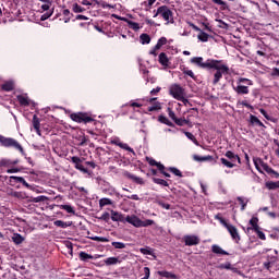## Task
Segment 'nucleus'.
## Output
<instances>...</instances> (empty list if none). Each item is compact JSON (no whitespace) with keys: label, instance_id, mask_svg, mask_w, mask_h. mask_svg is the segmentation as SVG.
Returning a JSON list of instances; mask_svg holds the SVG:
<instances>
[{"label":"nucleus","instance_id":"0e129e2a","mask_svg":"<svg viewBox=\"0 0 279 279\" xmlns=\"http://www.w3.org/2000/svg\"><path fill=\"white\" fill-rule=\"evenodd\" d=\"M268 262L270 263V265H275V263H278V257L276 256H267Z\"/></svg>","mask_w":279,"mask_h":279},{"label":"nucleus","instance_id":"8fccbe9b","mask_svg":"<svg viewBox=\"0 0 279 279\" xmlns=\"http://www.w3.org/2000/svg\"><path fill=\"white\" fill-rule=\"evenodd\" d=\"M99 219H100L101 221L109 222V221H110V214H109L108 211H106V213H104V214L99 217Z\"/></svg>","mask_w":279,"mask_h":279},{"label":"nucleus","instance_id":"58836bf2","mask_svg":"<svg viewBox=\"0 0 279 279\" xmlns=\"http://www.w3.org/2000/svg\"><path fill=\"white\" fill-rule=\"evenodd\" d=\"M253 162H254V165H255L257 171L260 172V171H262L260 168L263 167V165L265 163V161H263V159H260V158H255V159L253 160Z\"/></svg>","mask_w":279,"mask_h":279},{"label":"nucleus","instance_id":"ea45409f","mask_svg":"<svg viewBox=\"0 0 279 279\" xmlns=\"http://www.w3.org/2000/svg\"><path fill=\"white\" fill-rule=\"evenodd\" d=\"M168 171H170V173H173L178 178H182V171H180V169H178L175 167L168 168Z\"/></svg>","mask_w":279,"mask_h":279},{"label":"nucleus","instance_id":"f257e3e1","mask_svg":"<svg viewBox=\"0 0 279 279\" xmlns=\"http://www.w3.org/2000/svg\"><path fill=\"white\" fill-rule=\"evenodd\" d=\"M210 69H215L216 71L213 81L214 86L219 84L223 75H228L230 73V68L227 64H223L220 60L214 61V66H211Z\"/></svg>","mask_w":279,"mask_h":279},{"label":"nucleus","instance_id":"2eb2a0df","mask_svg":"<svg viewBox=\"0 0 279 279\" xmlns=\"http://www.w3.org/2000/svg\"><path fill=\"white\" fill-rule=\"evenodd\" d=\"M146 160H147L148 165H150V167H157V169L159 171H165V165L156 161L154 158L147 157Z\"/></svg>","mask_w":279,"mask_h":279},{"label":"nucleus","instance_id":"f8f14e48","mask_svg":"<svg viewBox=\"0 0 279 279\" xmlns=\"http://www.w3.org/2000/svg\"><path fill=\"white\" fill-rule=\"evenodd\" d=\"M226 158H228L231 162H239V165H241V157H239V155L234 154L233 151L231 150H228L226 154H225Z\"/></svg>","mask_w":279,"mask_h":279},{"label":"nucleus","instance_id":"c03bdc74","mask_svg":"<svg viewBox=\"0 0 279 279\" xmlns=\"http://www.w3.org/2000/svg\"><path fill=\"white\" fill-rule=\"evenodd\" d=\"M111 245L116 250H125V243L123 242H112Z\"/></svg>","mask_w":279,"mask_h":279},{"label":"nucleus","instance_id":"1a4fd4ad","mask_svg":"<svg viewBox=\"0 0 279 279\" xmlns=\"http://www.w3.org/2000/svg\"><path fill=\"white\" fill-rule=\"evenodd\" d=\"M126 223H131L134 228H141L142 220L136 215H131L125 217Z\"/></svg>","mask_w":279,"mask_h":279},{"label":"nucleus","instance_id":"aec40b11","mask_svg":"<svg viewBox=\"0 0 279 279\" xmlns=\"http://www.w3.org/2000/svg\"><path fill=\"white\" fill-rule=\"evenodd\" d=\"M11 180H15V182H19L20 184H23V186H25L26 189H29V183H27V181H25V179L23 177H10Z\"/></svg>","mask_w":279,"mask_h":279},{"label":"nucleus","instance_id":"338daca9","mask_svg":"<svg viewBox=\"0 0 279 279\" xmlns=\"http://www.w3.org/2000/svg\"><path fill=\"white\" fill-rule=\"evenodd\" d=\"M157 44L160 45L161 47H163V45H167V37L159 38Z\"/></svg>","mask_w":279,"mask_h":279},{"label":"nucleus","instance_id":"e433bc0d","mask_svg":"<svg viewBox=\"0 0 279 279\" xmlns=\"http://www.w3.org/2000/svg\"><path fill=\"white\" fill-rule=\"evenodd\" d=\"M72 10H73V12H74L75 14H80V13L86 11V9H84L82 5H80V4H77V3H74V4L72 5Z\"/></svg>","mask_w":279,"mask_h":279},{"label":"nucleus","instance_id":"864d4df0","mask_svg":"<svg viewBox=\"0 0 279 279\" xmlns=\"http://www.w3.org/2000/svg\"><path fill=\"white\" fill-rule=\"evenodd\" d=\"M158 206H161V208H165L166 210H171V205L163 203L162 201L157 202Z\"/></svg>","mask_w":279,"mask_h":279},{"label":"nucleus","instance_id":"b1692460","mask_svg":"<svg viewBox=\"0 0 279 279\" xmlns=\"http://www.w3.org/2000/svg\"><path fill=\"white\" fill-rule=\"evenodd\" d=\"M158 122L163 123L165 125H168L169 128H173V122H171L167 117L165 116H159L158 117Z\"/></svg>","mask_w":279,"mask_h":279},{"label":"nucleus","instance_id":"49530a36","mask_svg":"<svg viewBox=\"0 0 279 279\" xmlns=\"http://www.w3.org/2000/svg\"><path fill=\"white\" fill-rule=\"evenodd\" d=\"M154 220H151V219H147V220H142V222H141V228H147V227H149V226H154Z\"/></svg>","mask_w":279,"mask_h":279},{"label":"nucleus","instance_id":"f704fd0d","mask_svg":"<svg viewBox=\"0 0 279 279\" xmlns=\"http://www.w3.org/2000/svg\"><path fill=\"white\" fill-rule=\"evenodd\" d=\"M17 101L21 106H29V99L25 96H17Z\"/></svg>","mask_w":279,"mask_h":279},{"label":"nucleus","instance_id":"c9c22d12","mask_svg":"<svg viewBox=\"0 0 279 279\" xmlns=\"http://www.w3.org/2000/svg\"><path fill=\"white\" fill-rule=\"evenodd\" d=\"M61 210H66L70 215H75V209L71 205H60Z\"/></svg>","mask_w":279,"mask_h":279},{"label":"nucleus","instance_id":"5701e85b","mask_svg":"<svg viewBox=\"0 0 279 279\" xmlns=\"http://www.w3.org/2000/svg\"><path fill=\"white\" fill-rule=\"evenodd\" d=\"M111 219L113 221H123L124 220L123 214H120L118 211L111 210Z\"/></svg>","mask_w":279,"mask_h":279},{"label":"nucleus","instance_id":"20e7f679","mask_svg":"<svg viewBox=\"0 0 279 279\" xmlns=\"http://www.w3.org/2000/svg\"><path fill=\"white\" fill-rule=\"evenodd\" d=\"M162 16L163 21H166L167 25L169 23H173V12L169 10V7L167 5H161L157 9L156 11V16Z\"/></svg>","mask_w":279,"mask_h":279},{"label":"nucleus","instance_id":"6ab92c4d","mask_svg":"<svg viewBox=\"0 0 279 279\" xmlns=\"http://www.w3.org/2000/svg\"><path fill=\"white\" fill-rule=\"evenodd\" d=\"M12 241H13V243H15V245H21V243H23V241H25V238H23V235H21V233H14L12 235Z\"/></svg>","mask_w":279,"mask_h":279},{"label":"nucleus","instance_id":"09e8293b","mask_svg":"<svg viewBox=\"0 0 279 279\" xmlns=\"http://www.w3.org/2000/svg\"><path fill=\"white\" fill-rule=\"evenodd\" d=\"M254 232H256L258 239H260L262 241H265L267 238L265 236V233L263 231H260V227L257 228V230H255Z\"/></svg>","mask_w":279,"mask_h":279},{"label":"nucleus","instance_id":"c756f323","mask_svg":"<svg viewBox=\"0 0 279 279\" xmlns=\"http://www.w3.org/2000/svg\"><path fill=\"white\" fill-rule=\"evenodd\" d=\"M184 134H185L186 138H189V141H192V143H194V145L199 147V142H197V138L195 137V135H193V133L184 132Z\"/></svg>","mask_w":279,"mask_h":279},{"label":"nucleus","instance_id":"412c9836","mask_svg":"<svg viewBox=\"0 0 279 279\" xmlns=\"http://www.w3.org/2000/svg\"><path fill=\"white\" fill-rule=\"evenodd\" d=\"M159 63H161L162 66H169V58L167 57V53L161 52L159 54Z\"/></svg>","mask_w":279,"mask_h":279},{"label":"nucleus","instance_id":"39448f33","mask_svg":"<svg viewBox=\"0 0 279 279\" xmlns=\"http://www.w3.org/2000/svg\"><path fill=\"white\" fill-rule=\"evenodd\" d=\"M215 62H216V60H214V59H207L204 62V58H202V57H194L191 59V63L195 64L199 69H211V66H215L214 65Z\"/></svg>","mask_w":279,"mask_h":279},{"label":"nucleus","instance_id":"2f4dec72","mask_svg":"<svg viewBox=\"0 0 279 279\" xmlns=\"http://www.w3.org/2000/svg\"><path fill=\"white\" fill-rule=\"evenodd\" d=\"M2 90H5L7 93H10V90H14V83L13 82H7L2 85Z\"/></svg>","mask_w":279,"mask_h":279},{"label":"nucleus","instance_id":"bb28decb","mask_svg":"<svg viewBox=\"0 0 279 279\" xmlns=\"http://www.w3.org/2000/svg\"><path fill=\"white\" fill-rule=\"evenodd\" d=\"M220 161L228 169H234V167H236V163H233L232 161H230V160H228L226 158H220Z\"/></svg>","mask_w":279,"mask_h":279},{"label":"nucleus","instance_id":"423d86ee","mask_svg":"<svg viewBox=\"0 0 279 279\" xmlns=\"http://www.w3.org/2000/svg\"><path fill=\"white\" fill-rule=\"evenodd\" d=\"M169 94L171 97H173V99H177V101L182 99V97H186V92L180 86V84H172L169 87Z\"/></svg>","mask_w":279,"mask_h":279},{"label":"nucleus","instance_id":"9d476101","mask_svg":"<svg viewBox=\"0 0 279 279\" xmlns=\"http://www.w3.org/2000/svg\"><path fill=\"white\" fill-rule=\"evenodd\" d=\"M226 228L234 241H241V235H239V230H236V227L229 225Z\"/></svg>","mask_w":279,"mask_h":279},{"label":"nucleus","instance_id":"f03ea898","mask_svg":"<svg viewBox=\"0 0 279 279\" xmlns=\"http://www.w3.org/2000/svg\"><path fill=\"white\" fill-rule=\"evenodd\" d=\"M254 83L250 78L240 77L236 81V85H232V88L236 95H250V86Z\"/></svg>","mask_w":279,"mask_h":279},{"label":"nucleus","instance_id":"680f3d73","mask_svg":"<svg viewBox=\"0 0 279 279\" xmlns=\"http://www.w3.org/2000/svg\"><path fill=\"white\" fill-rule=\"evenodd\" d=\"M184 75H189V77H192V80H195V73H193V70H184Z\"/></svg>","mask_w":279,"mask_h":279},{"label":"nucleus","instance_id":"0eeeda50","mask_svg":"<svg viewBox=\"0 0 279 279\" xmlns=\"http://www.w3.org/2000/svg\"><path fill=\"white\" fill-rule=\"evenodd\" d=\"M70 119H72V121H75V123H93V121H95L90 116L82 112L72 113L70 116Z\"/></svg>","mask_w":279,"mask_h":279},{"label":"nucleus","instance_id":"5fc2aeb1","mask_svg":"<svg viewBox=\"0 0 279 279\" xmlns=\"http://www.w3.org/2000/svg\"><path fill=\"white\" fill-rule=\"evenodd\" d=\"M52 15H53V11L46 12L45 14L41 15L40 21H47V19H51Z\"/></svg>","mask_w":279,"mask_h":279},{"label":"nucleus","instance_id":"774afa93","mask_svg":"<svg viewBox=\"0 0 279 279\" xmlns=\"http://www.w3.org/2000/svg\"><path fill=\"white\" fill-rule=\"evenodd\" d=\"M21 171V169L19 168H12V169H8L7 173H19Z\"/></svg>","mask_w":279,"mask_h":279},{"label":"nucleus","instance_id":"4c0bfd02","mask_svg":"<svg viewBox=\"0 0 279 279\" xmlns=\"http://www.w3.org/2000/svg\"><path fill=\"white\" fill-rule=\"evenodd\" d=\"M153 182L160 186H169V182L165 181V179L153 178Z\"/></svg>","mask_w":279,"mask_h":279},{"label":"nucleus","instance_id":"6e6d98bb","mask_svg":"<svg viewBox=\"0 0 279 279\" xmlns=\"http://www.w3.org/2000/svg\"><path fill=\"white\" fill-rule=\"evenodd\" d=\"M155 110H160V104L157 102L154 106L148 107V112H155Z\"/></svg>","mask_w":279,"mask_h":279},{"label":"nucleus","instance_id":"37998d69","mask_svg":"<svg viewBox=\"0 0 279 279\" xmlns=\"http://www.w3.org/2000/svg\"><path fill=\"white\" fill-rule=\"evenodd\" d=\"M117 263H119V258H117V257H109V258L105 259V264L108 266L117 265Z\"/></svg>","mask_w":279,"mask_h":279},{"label":"nucleus","instance_id":"7ed1b4c3","mask_svg":"<svg viewBox=\"0 0 279 279\" xmlns=\"http://www.w3.org/2000/svg\"><path fill=\"white\" fill-rule=\"evenodd\" d=\"M0 144L2 147H13V149H17V151H20L22 155H25L23 146H21V144L12 137L0 135Z\"/></svg>","mask_w":279,"mask_h":279},{"label":"nucleus","instance_id":"4be33fe9","mask_svg":"<svg viewBox=\"0 0 279 279\" xmlns=\"http://www.w3.org/2000/svg\"><path fill=\"white\" fill-rule=\"evenodd\" d=\"M116 145L118 147H120L121 149H125V151H130L133 155L136 154V153H134V148L130 147V145H128L126 143L119 142V143H116Z\"/></svg>","mask_w":279,"mask_h":279},{"label":"nucleus","instance_id":"3c124183","mask_svg":"<svg viewBox=\"0 0 279 279\" xmlns=\"http://www.w3.org/2000/svg\"><path fill=\"white\" fill-rule=\"evenodd\" d=\"M10 166H12V161H10V159L0 160V167H10Z\"/></svg>","mask_w":279,"mask_h":279},{"label":"nucleus","instance_id":"a878e982","mask_svg":"<svg viewBox=\"0 0 279 279\" xmlns=\"http://www.w3.org/2000/svg\"><path fill=\"white\" fill-rule=\"evenodd\" d=\"M197 38L198 40H201V43H208V38H210V35H208L204 31H201V33L197 35Z\"/></svg>","mask_w":279,"mask_h":279},{"label":"nucleus","instance_id":"473e14b6","mask_svg":"<svg viewBox=\"0 0 279 279\" xmlns=\"http://www.w3.org/2000/svg\"><path fill=\"white\" fill-rule=\"evenodd\" d=\"M126 23L131 29H134V32H138L141 29V25L136 22H132L130 20H126Z\"/></svg>","mask_w":279,"mask_h":279},{"label":"nucleus","instance_id":"9b49d317","mask_svg":"<svg viewBox=\"0 0 279 279\" xmlns=\"http://www.w3.org/2000/svg\"><path fill=\"white\" fill-rule=\"evenodd\" d=\"M124 178H128L129 180H132L133 182H135V184H145V180H143V178L136 177L132 173H130L129 171H125L123 173Z\"/></svg>","mask_w":279,"mask_h":279},{"label":"nucleus","instance_id":"393cba45","mask_svg":"<svg viewBox=\"0 0 279 279\" xmlns=\"http://www.w3.org/2000/svg\"><path fill=\"white\" fill-rule=\"evenodd\" d=\"M140 40H141L142 45H149L151 43V37H149L148 34L144 33L140 36Z\"/></svg>","mask_w":279,"mask_h":279},{"label":"nucleus","instance_id":"a211bd4d","mask_svg":"<svg viewBox=\"0 0 279 279\" xmlns=\"http://www.w3.org/2000/svg\"><path fill=\"white\" fill-rule=\"evenodd\" d=\"M33 128L36 130L37 134L40 136V120L38 116H33Z\"/></svg>","mask_w":279,"mask_h":279},{"label":"nucleus","instance_id":"dca6fc26","mask_svg":"<svg viewBox=\"0 0 279 279\" xmlns=\"http://www.w3.org/2000/svg\"><path fill=\"white\" fill-rule=\"evenodd\" d=\"M193 160H195L196 162H206V161L214 160V158L210 155L203 156V157L198 155H194Z\"/></svg>","mask_w":279,"mask_h":279},{"label":"nucleus","instance_id":"a19ab883","mask_svg":"<svg viewBox=\"0 0 279 279\" xmlns=\"http://www.w3.org/2000/svg\"><path fill=\"white\" fill-rule=\"evenodd\" d=\"M92 241H98L99 243H108L110 240L104 236H90Z\"/></svg>","mask_w":279,"mask_h":279},{"label":"nucleus","instance_id":"052dcab7","mask_svg":"<svg viewBox=\"0 0 279 279\" xmlns=\"http://www.w3.org/2000/svg\"><path fill=\"white\" fill-rule=\"evenodd\" d=\"M155 1L156 0H148V2L145 1V2H143V5H145V8H147V10H149V9H151V5H154Z\"/></svg>","mask_w":279,"mask_h":279},{"label":"nucleus","instance_id":"ddd939ff","mask_svg":"<svg viewBox=\"0 0 279 279\" xmlns=\"http://www.w3.org/2000/svg\"><path fill=\"white\" fill-rule=\"evenodd\" d=\"M211 252L214 254H218L220 256H230V253H228L227 251H223V248H221V246L217 245V244H214L211 246Z\"/></svg>","mask_w":279,"mask_h":279},{"label":"nucleus","instance_id":"bf43d9fd","mask_svg":"<svg viewBox=\"0 0 279 279\" xmlns=\"http://www.w3.org/2000/svg\"><path fill=\"white\" fill-rule=\"evenodd\" d=\"M75 169H77L78 171H82V173H88V169L84 168L82 163L76 165Z\"/></svg>","mask_w":279,"mask_h":279},{"label":"nucleus","instance_id":"f3484780","mask_svg":"<svg viewBox=\"0 0 279 279\" xmlns=\"http://www.w3.org/2000/svg\"><path fill=\"white\" fill-rule=\"evenodd\" d=\"M250 226L251 227H248L247 228V230L250 231V230H258V228H260L259 226H258V218L257 217H253V218H251V220H250Z\"/></svg>","mask_w":279,"mask_h":279},{"label":"nucleus","instance_id":"13d9d810","mask_svg":"<svg viewBox=\"0 0 279 279\" xmlns=\"http://www.w3.org/2000/svg\"><path fill=\"white\" fill-rule=\"evenodd\" d=\"M168 117L172 119V121H175L178 119V117H175V112H173L171 108H168Z\"/></svg>","mask_w":279,"mask_h":279},{"label":"nucleus","instance_id":"4d7b16f0","mask_svg":"<svg viewBox=\"0 0 279 279\" xmlns=\"http://www.w3.org/2000/svg\"><path fill=\"white\" fill-rule=\"evenodd\" d=\"M238 202L241 204V210H245V206H247V203H245V199L243 197L239 196Z\"/></svg>","mask_w":279,"mask_h":279},{"label":"nucleus","instance_id":"79ce46f5","mask_svg":"<svg viewBox=\"0 0 279 279\" xmlns=\"http://www.w3.org/2000/svg\"><path fill=\"white\" fill-rule=\"evenodd\" d=\"M159 276H161V278L175 279V275L169 271H159Z\"/></svg>","mask_w":279,"mask_h":279},{"label":"nucleus","instance_id":"603ef678","mask_svg":"<svg viewBox=\"0 0 279 279\" xmlns=\"http://www.w3.org/2000/svg\"><path fill=\"white\" fill-rule=\"evenodd\" d=\"M174 123H175L177 125L182 126V125H186V123H189V121H186V119H182V118L178 119V118H177V120H174Z\"/></svg>","mask_w":279,"mask_h":279},{"label":"nucleus","instance_id":"4468645a","mask_svg":"<svg viewBox=\"0 0 279 279\" xmlns=\"http://www.w3.org/2000/svg\"><path fill=\"white\" fill-rule=\"evenodd\" d=\"M217 269H227V270L233 271V274H238L239 272V269L234 268L230 262H227L225 264L218 265Z\"/></svg>","mask_w":279,"mask_h":279},{"label":"nucleus","instance_id":"a18cd8bd","mask_svg":"<svg viewBox=\"0 0 279 279\" xmlns=\"http://www.w3.org/2000/svg\"><path fill=\"white\" fill-rule=\"evenodd\" d=\"M215 219H217V221H219V222L221 223V226H223L225 228L230 225V223H228V222L226 221V219H223V217H221V215H219V214L215 216Z\"/></svg>","mask_w":279,"mask_h":279},{"label":"nucleus","instance_id":"72a5a7b5","mask_svg":"<svg viewBox=\"0 0 279 279\" xmlns=\"http://www.w3.org/2000/svg\"><path fill=\"white\" fill-rule=\"evenodd\" d=\"M54 226H57V228H69L71 227V222H64L62 220H56L53 222Z\"/></svg>","mask_w":279,"mask_h":279},{"label":"nucleus","instance_id":"7c9ffc66","mask_svg":"<svg viewBox=\"0 0 279 279\" xmlns=\"http://www.w3.org/2000/svg\"><path fill=\"white\" fill-rule=\"evenodd\" d=\"M99 206H100V208H104V206H112V199H110V198H100L99 199Z\"/></svg>","mask_w":279,"mask_h":279},{"label":"nucleus","instance_id":"c85d7f7f","mask_svg":"<svg viewBox=\"0 0 279 279\" xmlns=\"http://www.w3.org/2000/svg\"><path fill=\"white\" fill-rule=\"evenodd\" d=\"M266 189H268L269 191H276V189H279V181L278 182H274V181L266 182Z\"/></svg>","mask_w":279,"mask_h":279},{"label":"nucleus","instance_id":"69168bd1","mask_svg":"<svg viewBox=\"0 0 279 279\" xmlns=\"http://www.w3.org/2000/svg\"><path fill=\"white\" fill-rule=\"evenodd\" d=\"M71 161L76 167V165H80V162H82V159L80 157L74 156V157L71 158Z\"/></svg>","mask_w":279,"mask_h":279},{"label":"nucleus","instance_id":"6e6552de","mask_svg":"<svg viewBox=\"0 0 279 279\" xmlns=\"http://www.w3.org/2000/svg\"><path fill=\"white\" fill-rule=\"evenodd\" d=\"M183 241L189 247H192L193 245H199V236L197 235H184Z\"/></svg>","mask_w":279,"mask_h":279},{"label":"nucleus","instance_id":"e2e57ef3","mask_svg":"<svg viewBox=\"0 0 279 279\" xmlns=\"http://www.w3.org/2000/svg\"><path fill=\"white\" fill-rule=\"evenodd\" d=\"M150 270L149 267H144V277L142 279H149Z\"/></svg>","mask_w":279,"mask_h":279},{"label":"nucleus","instance_id":"de8ad7c7","mask_svg":"<svg viewBox=\"0 0 279 279\" xmlns=\"http://www.w3.org/2000/svg\"><path fill=\"white\" fill-rule=\"evenodd\" d=\"M262 169H264V171H266V173H276V171L274 169H271V167H269V165H267L266 162H264L262 165Z\"/></svg>","mask_w":279,"mask_h":279},{"label":"nucleus","instance_id":"cd10ccee","mask_svg":"<svg viewBox=\"0 0 279 279\" xmlns=\"http://www.w3.org/2000/svg\"><path fill=\"white\" fill-rule=\"evenodd\" d=\"M78 256H80V260H83L84 263H86V260H93V255L84 251H82Z\"/></svg>","mask_w":279,"mask_h":279}]
</instances>
